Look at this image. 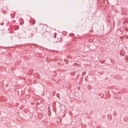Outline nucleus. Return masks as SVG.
Returning a JSON list of instances; mask_svg holds the SVG:
<instances>
[{"mask_svg":"<svg viewBox=\"0 0 128 128\" xmlns=\"http://www.w3.org/2000/svg\"><path fill=\"white\" fill-rule=\"evenodd\" d=\"M47 37V35H46V33H44L42 35V38H43L44 39L45 38H46Z\"/></svg>","mask_w":128,"mask_h":128,"instance_id":"1","label":"nucleus"},{"mask_svg":"<svg viewBox=\"0 0 128 128\" xmlns=\"http://www.w3.org/2000/svg\"><path fill=\"white\" fill-rule=\"evenodd\" d=\"M57 42V41H53V42H56H56Z\"/></svg>","mask_w":128,"mask_h":128,"instance_id":"2","label":"nucleus"},{"mask_svg":"<svg viewBox=\"0 0 128 128\" xmlns=\"http://www.w3.org/2000/svg\"><path fill=\"white\" fill-rule=\"evenodd\" d=\"M72 34V35H73V36H74V34Z\"/></svg>","mask_w":128,"mask_h":128,"instance_id":"3","label":"nucleus"}]
</instances>
